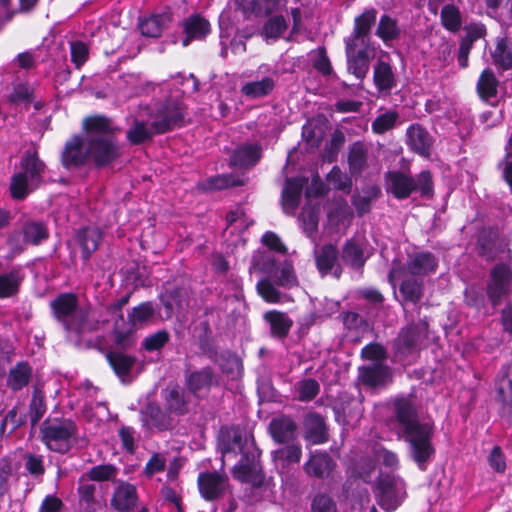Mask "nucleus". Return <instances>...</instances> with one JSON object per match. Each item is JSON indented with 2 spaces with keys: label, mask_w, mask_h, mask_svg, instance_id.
<instances>
[{
  "label": "nucleus",
  "mask_w": 512,
  "mask_h": 512,
  "mask_svg": "<svg viewBox=\"0 0 512 512\" xmlns=\"http://www.w3.org/2000/svg\"><path fill=\"white\" fill-rule=\"evenodd\" d=\"M374 493L377 504L385 512L397 510L402 503V499L398 495L396 481L390 475L377 478Z\"/></svg>",
  "instance_id": "f3484780"
},
{
  "label": "nucleus",
  "mask_w": 512,
  "mask_h": 512,
  "mask_svg": "<svg viewBox=\"0 0 512 512\" xmlns=\"http://www.w3.org/2000/svg\"><path fill=\"white\" fill-rule=\"evenodd\" d=\"M20 269H13L9 272L0 274V298L11 297L15 295L23 280Z\"/></svg>",
  "instance_id": "72a5a7b5"
},
{
  "label": "nucleus",
  "mask_w": 512,
  "mask_h": 512,
  "mask_svg": "<svg viewBox=\"0 0 512 512\" xmlns=\"http://www.w3.org/2000/svg\"><path fill=\"white\" fill-rule=\"evenodd\" d=\"M401 266L406 268L407 274L422 279L436 271L438 261L430 252H418L409 255L406 263H401Z\"/></svg>",
  "instance_id": "aec40b11"
},
{
  "label": "nucleus",
  "mask_w": 512,
  "mask_h": 512,
  "mask_svg": "<svg viewBox=\"0 0 512 512\" xmlns=\"http://www.w3.org/2000/svg\"><path fill=\"white\" fill-rule=\"evenodd\" d=\"M24 459L25 469L31 476L37 478L45 474V466L42 455L27 453L24 456Z\"/></svg>",
  "instance_id": "e2e57ef3"
},
{
  "label": "nucleus",
  "mask_w": 512,
  "mask_h": 512,
  "mask_svg": "<svg viewBox=\"0 0 512 512\" xmlns=\"http://www.w3.org/2000/svg\"><path fill=\"white\" fill-rule=\"evenodd\" d=\"M138 502V493L135 485L121 482L114 490L110 504L117 512H132Z\"/></svg>",
  "instance_id": "4be33fe9"
},
{
  "label": "nucleus",
  "mask_w": 512,
  "mask_h": 512,
  "mask_svg": "<svg viewBox=\"0 0 512 512\" xmlns=\"http://www.w3.org/2000/svg\"><path fill=\"white\" fill-rule=\"evenodd\" d=\"M261 157V147L256 143H246L235 149L231 165L239 168L255 165Z\"/></svg>",
  "instance_id": "393cba45"
},
{
  "label": "nucleus",
  "mask_w": 512,
  "mask_h": 512,
  "mask_svg": "<svg viewBox=\"0 0 512 512\" xmlns=\"http://www.w3.org/2000/svg\"><path fill=\"white\" fill-rule=\"evenodd\" d=\"M107 359L115 373L120 377L127 376L135 364L134 357L122 352H110L107 354Z\"/></svg>",
  "instance_id": "c9c22d12"
},
{
  "label": "nucleus",
  "mask_w": 512,
  "mask_h": 512,
  "mask_svg": "<svg viewBox=\"0 0 512 512\" xmlns=\"http://www.w3.org/2000/svg\"><path fill=\"white\" fill-rule=\"evenodd\" d=\"M387 190L398 199H404L415 191V180L402 172H390L387 175Z\"/></svg>",
  "instance_id": "5701e85b"
},
{
  "label": "nucleus",
  "mask_w": 512,
  "mask_h": 512,
  "mask_svg": "<svg viewBox=\"0 0 512 512\" xmlns=\"http://www.w3.org/2000/svg\"><path fill=\"white\" fill-rule=\"evenodd\" d=\"M135 434L136 431L131 426H122L118 430L121 446L129 454H134L137 449L135 444Z\"/></svg>",
  "instance_id": "0e129e2a"
},
{
  "label": "nucleus",
  "mask_w": 512,
  "mask_h": 512,
  "mask_svg": "<svg viewBox=\"0 0 512 512\" xmlns=\"http://www.w3.org/2000/svg\"><path fill=\"white\" fill-rule=\"evenodd\" d=\"M304 439L312 445L324 444L329 440L324 417L317 412H309L303 419Z\"/></svg>",
  "instance_id": "a211bd4d"
},
{
  "label": "nucleus",
  "mask_w": 512,
  "mask_h": 512,
  "mask_svg": "<svg viewBox=\"0 0 512 512\" xmlns=\"http://www.w3.org/2000/svg\"><path fill=\"white\" fill-rule=\"evenodd\" d=\"M232 475L240 483L251 484L253 488H261L265 484V473L254 452H242L241 459L232 468Z\"/></svg>",
  "instance_id": "6e6552de"
},
{
  "label": "nucleus",
  "mask_w": 512,
  "mask_h": 512,
  "mask_svg": "<svg viewBox=\"0 0 512 512\" xmlns=\"http://www.w3.org/2000/svg\"><path fill=\"white\" fill-rule=\"evenodd\" d=\"M352 212L345 201H339L335 207L328 212L329 224L334 226L337 231L346 230L350 225Z\"/></svg>",
  "instance_id": "c756f323"
},
{
  "label": "nucleus",
  "mask_w": 512,
  "mask_h": 512,
  "mask_svg": "<svg viewBox=\"0 0 512 512\" xmlns=\"http://www.w3.org/2000/svg\"><path fill=\"white\" fill-rule=\"evenodd\" d=\"M264 319L269 323L272 334L277 337L287 336L293 325L286 313L276 310L266 312Z\"/></svg>",
  "instance_id": "c85d7f7f"
},
{
  "label": "nucleus",
  "mask_w": 512,
  "mask_h": 512,
  "mask_svg": "<svg viewBox=\"0 0 512 512\" xmlns=\"http://www.w3.org/2000/svg\"><path fill=\"white\" fill-rule=\"evenodd\" d=\"M337 259V250L331 245L323 246L320 251L316 252V264L322 273L329 272Z\"/></svg>",
  "instance_id": "49530a36"
},
{
  "label": "nucleus",
  "mask_w": 512,
  "mask_h": 512,
  "mask_svg": "<svg viewBox=\"0 0 512 512\" xmlns=\"http://www.w3.org/2000/svg\"><path fill=\"white\" fill-rule=\"evenodd\" d=\"M257 291L266 302L278 303L281 301L282 294L268 279H262L257 283Z\"/></svg>",
  "instance_id": "680f3d73"
},
{
  "label": "nucleus",
  "mask_w": 512,
  "mask_h": 512,
  "mask_svg": "<svg viewBox=\"0 0 512 512\" xmlns=\"http://www.w3.org/2000/svg\"><path fill=\"white\" fill-rule=\"evenodd\" d=\"M31 380L32 370L30 366L25 362L18 363L10 371V381H12L14 384H28V382Z\"/></svg>",
  "instance_id": "338daca9"
},
{
  "label": "nucleus",
  "mask_w": 512,
  "mask_h": 512,
  "mask_svg": "<svg viewBox=\"0 0 512 512\" xmlns=\"http://www.w3.org/2000/svg\"><path fill=\"white\" fill-rule=\"evenodd\" d=\"M169 333L165 330H159L149 336H147L143 342L142 347L148 351H158L169 341Z\"/></svg>",
  "instance_id": "13d9d810"
},
{
  "label": "nucleus",
  "mask_w": 512,
  "mask_h": 512,
  "mask_svg": "<svg viewBox=\"0 0 512 512\" xmlns=\"http://www.w3.org/2000/svg\"><path fill=\"white\" fill-rule=\"evenodd\" d=\"M166 467V459L160 453H154L144 468V473L147 477H152L156 473L163 472Z\"/></svg>",
  "instance_id": "774afa93"
},
{
  "label": "nucleus",
  "mask_w": 512,
  "mask_h": 512,
  "mask_svg": "<svg viewBox=\"0 0 512 512\" xmlns=\"http://www.w3.org/2000/svg\"><path fill=\"white\" fill-rule=\"evenodd\" d=\"M185 38L182 42L184 47L194 39H202L210 32L209 22L199 15L190 16L184 22Z\"/></svg>",
  "instance_id": "bb28decb"
},
{
  "label": "nucleus",
  "mask_w": 512,
  "mask_h": 512,
  "mask_svg": "<svg viewBox=\"0 0 512 512\" xmlns=\"http://www.w3.org/2000/svg\"><path fill=\"white\" fill-rule=\"evenodd\" d=\"M304 180L301 178L287 179L282 191V206L286 214H294L298 208Z\"/></svg>",
  "instance_id": "b1692460"
},
{
  "label": "nucleus",
  "mask_w": 512,
  "mask_h": 512,
  "mask_svg": "<svg viewBox=\"0 0 512 512\" xmlns=\"http://www.w3.org/2000/svg\"><path fill=\"white\" fill-rule=\"evenodd\" d=\"M409 397L398 396L393 400V414L398 426L402 430V435L412 434V432L431 424V422H421L419 419L416 404Z\"/></svg>",
  "instance_id": "1a4fd4ad"
},
{
  "label": "nucleus",
  "mask_w": 512,
  "mask_h": 512,
  "mask_svg": "<svg viewBox=\"0 0 512 512\" xmlns=\"http://www.w3.org/2000/svg\"><path fill=\"white\" fill-rule=\"evenodd\" d=\"M27 422V414L19 412L18 407L9 410L0 424V438L5 432L6 426L10 425V432H14L17 428Z\"/></svg>",
  "instance_id": "3c124183"
},
{
  "label": "nucleus",
  "mask_w": 512,
  "mask_h": 512,
  "mask_svg": "<svg viewBox=\"0 0 512 512\" xmlns=\"http://www.w3.org/2000/svg\"><path fill=\"white\" fill-rule=\"evenodd\" d=\"M228 482V476L218 471L200 472L197 477L200 496L208 502L221 498L226 491Z\"/></svg>",
  "instance_id": "2eb2a0df"
},
{
  "label": "nucleus",
  "mask_w": 512,
  "mask_h": 512,
  "mask_svg": "<svg viewBox=\"0 0 512 512\" xmlns=\"http://www.w3.org/2000/svg\"><path fill=\"white\" fill-rule=\"evenodd\" d=\"M202 386H166L162 392L165 407L171 414L183 416Z\"/></svg>",
  "instance_id": "9d476101"
},
{
  "label": "nucleus",
  "mask_w": 512,
  "mask_h": 512,
  "mask_svg": "<svg viewBox=\"0 0 512 512\" xmlns=\"http://www.w3.org/2000/svg\"><path fill=\"white\" fill-rule=\"evenodd\" d=\"M54 318L62 324L67 333L80 334L89 329V309L78 303L73 293H62L49 304Z\"/></svg>",
  "instance_id": "7ed1b4c3"
},
{
  "label": "nucleus",
  "mask_w": 512,
  "mask_h": 512,
  "mask_svg": "<svg viewBox=\"0 0 512 512\" xmlns=\"http://www.w3.org/2000/svg\"><path fill=\"white\" fill-rule=\"evenodd\" d=\"M389 282L396 286L399 284V293L401 295V305L411 302L417 304L423 296V280L407 274L406 268L401 266L400 262H393L389 273Z\"/></svg>",
  "instance_id": "0eeeda50"
},
{
  "label": "nucleus",
  "mask_w": 512,
  "mask_h": 512,
  "mask_svg": "<svg viewBox=\"0 0 512 512\" xmlns=\"http://www.w3.org/2000/svg\"><path fill=\"white\" fill-rule=\"evenodd\" d=\"M117 475V468L112 464H101L93 466L88 472L87 477L91 481L104 482L113 480Z\"/></svg>",
  "instance_id": "5fc2aeb1"
},
{
  "label": "nucleus",
  "mask_w": 512,
  "mask_h": 512,
  "mask_svg": "<svg viewBox=\"0 0 512 512\" xmlns=\"http://www.w3.org/2000/svg\"><path fill=\"white\" fill-rule=\"evenodd\" d=\"M494 63L507 70L512 67V48L505 39H500L492 53Z\"/></svg>",
  "instance_id": "a18cd8bd"
},
{
  "label": "nucleus",
  "mask_w": 512,
  "mask_h": 512,
  "mask_svg": "<svg viewBox=\"0 0 512 512\" xmlns=\"http://www.w3.org/2000/svg\"><path fill=\"white\" fill-rule=\"evenodd\" d=\"M512 290V270L506 262L497 264L490 273L487 295L494 306L501 303Z\"/></svg>",
  "instance_id": "f8f14e48"
},
{
  "label": "nucleus",
  "mask_w": 512,
  "mask_h": 512,
  "mask_svg": "<svg viewBox=\"0 0 512 512\" xmlns=\"http://www.w3.org/2000/svg\"><path fill=\"white\" fill-rule=\"evenodd\" d=\"M282 448L272 452L275 461H282L283 465L289 466L298 464L302 458V446L299 442H289Z\"/></svg>",
  "instance_id": "7c9ffc66"
},
{
  "label": "nucleus",
  "mask_w": 512,
  "mask_h": 512,
  "mask_svg": "<svg viewBox=\"0 0 512 512\" xmlns=\"http://www.w3.org/2000/svg\"><path fill=\"white\" fill-rule=\"evenodd\" d=\"M400 28L397 21L389 15L381 16L377 29L376 35L381 38L385 43L395 40L400 35Z\"/></svg>",
  "instance_id": "ea45409f"
},
{
  "label": "nucleus",
  "mask_w": 512,
  "mask_h": 512,
  "mask_svg": "<svg viewBox=\"0 0 512 512\" xmlns=\"http://www.w3.org/2000/svg\"><path fill=\"white\" fill-rule=\"evenodd\" d=\"M427 324L419 322L402 329L395 341L398 353L406 355L412 352L417 345L426 337Z\"/></svg>",
  "instance_id": "412c9836"
},
{
  "label": "nucleus",
  "mask_w": 512,
  "mask_h": 512,
  "mask_svg": "<svg viewBox=\"0 0 512 512\" xmlns=\"http://www.w3.org/2000/svg\"><path fill=\"white\" fill-rule=\"evenodd\" d=\"M376 20V11L374 9L366 10L356 17L354 31L358 35H369L372 24Z\"/></svg>",
  "instance_id": "052dcab7"
},
{
  "label": "nucleus",
  "mask_w": 512,
  "mask_h": 512,
  "mask_svg": "<svg viewBox=\"0 0 512 512\" xmlns=\"http://www.w3.org/2000/svg\"><path fill=\"white\" fill-rule=\"evenodd\" d=\"M374 81L380 90H390L395 85L394 74L389 64L378 62L374 69Z\"/></svg>",
  "instance_id": "79ce46f5"
},
{
  "label": "nucleus",
  "mask_w": 512,
  "mask_h": 512,
  "mask_svg": "<svg viewBox=\"0 0 512 512\" xmlns=\"http://www.w3.org/2000/svg\"><path fill=\"white\" fill-rule=\"evenodd\" d=\"M169 22L167 15H154L140 23V30L144 36L158 37Z\"/></svg>",
  "instance_id": "a19ab883"
},
{
  "label": "nucleus",
  "mask_w": 512,
  "mask_h": 512,
  "mask_svg": "<svg viewBox=\"0 0 512 512\" xmlns=\"http://www.w3.org/2000/svg\"><path fill=\"white\" fill-rule=\"evenodd\" d=\"M154 309L151 303L144 302L134 307L128 314L129 327L120 330L115 327V342L119 347L126 348L133 344L132 334L134 331L152 318Z\"/></svg>",
  "instance_id": "9b49d317"
},
{
  "label": "nucleus",
  "mask_w": 512,
  "mask_h": 512,
  "mask_svg": "<svg viewBox=\"0 0 512 512\" xmlns=\"http://www.w3.org/2000/svg\"><path fill=\"white\" fill-rule=\"evenodd\" d=\"M142 427L151 432L170 431L174 427V420L168 410L162 409L156 403H147L140 411Z\"/></svg>",
  "instance_id": "4468645a"
},
{
  "label": "nucleus",
  "mask_w": 512,
  "mask_h": 512,
  "mask_svg": "<svg viewBox=\"0 0 512 512\" xmlns=\"http://www.w3.org/2000/svg\"><path fill=\"white\" fill-rule=\"evenodd\" d=\"M182 117V110L177 102H168L155 113L144 109L134 118L132 127L127 131V138L132 144H140L155 134L167 132Z\"/></svg>",
  "instance_id": "f03ea898"
},
{
  "label": "nucleus",
  "mask_w": 512,
  "mask_h": 512,
  "mask_svg": "<svg viewBox=\"0 0 512 512\" xmlns=\"http://www.w3.org/2000/svg\"><path fill=\"white\" fill-rule=\"evenodd\" d=\"M86 138L72 137L67 141L62 154L66 167L79 166L92 158L97 165H105L117 156L113 129L108 119L100 116L84 120Z\"/></svg>",
  "instance_id": "f257e3e1"
},
{
  "label": "nucleus",
  "mask_w": 512,
  "mask_h": 512,
  "mask_svg": "<svg viewBox=\"0 0 512 512\" xmlns=\"http://www.w3.org/2000/svg\"><path fill=\"white\" fill-rule=\"evenodd\" d=\"M342 258L351 266L359 268L364 265L368 256L364 253L362 243L351 239L346 242L343 248Z\"/></svg>",
  "instance_id": "f704fd0d"
},
{
  "label": "nucleus",
  "mask_w": 512,
  "mask_h": 512,
  "mask_svg": "<svg viewBox=\"0 0 512 512\" xmlns=\"http://www.w3.org/2000/svg\"><path fill=\"white\" fill-rule=\"evenodd\" d=\"M77 240L82 249V257L86 261L98 248L101 240V233L96 228H86L79 232Z\"/></svg>",
  "instance_id": "2f4dec72"
},
{
  "label": "nucleus",
  "mask_w": 512,
  "mask_h": 512,
  "mask_svg": "<svg viewBox=\"0 0 512 512\" xmlns=\"http://www.w3.org/2000/svg\"><path fill=\"white\" fill-rule=\"evenodd\" d=\"M327 180L329 184H331L335 189L350 192L352 187V181L350 177L343 173L340 168L333 167L330 173L327 176Z\"/></svg>",
  "instance_id": "4d7b16f0"
},
{
  "label": "nucleus",
  "mask_w": 512,
  "mask_h": 512,
  "mask_svg": "<svg viewBox=\"0 0 512 512\" xmlns=\"http://www.w3.org/2000/svg\"><path fill=\"white\" fill-rule=\"evenodd\" d=\"M345 42L346 54L373 53V50L368 45L367 35H358L357 33L353 32Z\"/></svg>",
  "instance_id": "864d4df0"
},
{
  "label": "nucleus",
  "mask_w": 512,
  "mask_h": 512,
  "mask_svg": "<svg viewBox=\"0 0 512 512\" xmlns=\"http://www.w3.org/2000/svg\"><path fill=\"white\" fill-rule=\"evenodd\" d=\"M337 463L325 450L311 451L303 464V471L307 476L316 479H330L336 470Z\"/></svg>",
  "instance_id": "dca6fc26"
},
{
  "label": "nucleus",
  "mask_w": 512,
  "mask_h": 512,
  "mask_svg": "<svg viewBox=\"0 0 512 512\" xmlns=\"http://www.w3.org/2000/svg\"><path fill=\"white\" fill-rule=\"evenodd\" d=\"M361 354L365 359L374 361L371 366L363 367L360 370L361 375L367 377L363 384H377L378 382L387 381L389 370L380 364V361L385 358L384 348L379 344H369L362 349Z\"/></svg>",
  "instance_id": "ddd939ff"
},
{
  "label": "nucleus",
  "mask_w": 512,
  "mask_h": 512,
  "mask_svg": "<svg viewBox=\"0 0 512 512\" xmlns=\"http://www.w3.org/2000/svg\"><path fill=\"white\" fill-rule=\"evenodd\" d=\"M348 70L358 79H363L369 71V61L373 53L346 54Z\"/></svg>",
  "instance_id": "e433bc0d"
},
{
  "label": "nucleus",
  "mask_w": 512,
  "mask_h": 512,
  "mask_svg": "<svg viewBox=\"0 0 512 512\" xmlns=\"http://www.w3.org/2000/svg\"><path fill=\"white\" fill-rule=\"evenodd\" d=\"M311 512H337V504L328 493L317 492L311 500Z\"/></svg>",
  "instance_id": "603ef678"
},
{
  "label": "nucleus",
  "mask_w": 512,
  "mask_h": 512,
  "mask_svg": "<svg viewBox=\"0 0 512 512\" xmlns=\"http://www.w3.org/2000/svg\"><path fill=\"white\" fill-rule=\"evenodd\" d=\"M496 402L500 405L499 415L512 424V386H498Z\"/></svg>",
  "instance_id": "4c0bfd02"
},
{
  "label": "nucleus",
  "mask_w": 512,
  "mask_h": 512,
  "mask_svg": "<svg viewBox=\"0 0 512 512\" xmlns=\"http://www.w3.org/2000/svg\"><path fill=\"white\" fill-rule=\"evenodd\" d=\"M45 399L46 397L44 392L38 386H35L29 404V411L27 413V418L29 417L32 428L36 427V425L39 423V421L46 413L47 406Z\"/></svg>",
  "instance_id": "473e14b6"
},
{
  "label": "nucleus",
  "mask_w": 512,
  "mask_h": 512,
  "mask_svg": "<svg viewBox=\"0 0 512 512\" xmlns=\"http://www.w3.org/2000/svg\"><path fill=\"white\" fill-rule=\"evenodd\" d=\"M274 266V259L271 254L266 251H258L253 255L252 263L249 268L252 272H271Z\"/></svg>",
  "instance_id": "6e6d98bb"
},
{
  "label": "nucleus",
  "mask_w": 512,
  "mask_h": 512,
  "mask_svg": "<svg viewBox=\"0 0 512 512\" xmlns=\"http://www.w3.org/2000/svg\"><path fill=\"white\" fill-rule=\"evenodd\" d=\"M275 87V79L271 76L260 80L246 82L241 87V93L247 98L257 99L269 95Z\"/></svg>",
  "instance_id": "cd10ccee"
},
{
  "label": "nucleus",
  "mask_w": 512,
  "mask_h": 512,
  "mask_svg": "<svg viewBox=\"0 0 512 512\" xmlns=\"http://www.w3.org/2000/svg\"><path fill=\"white\" fill-rule=\"evenodd\" d=\"M398 118L399 115L396 111H385L384 113L379 114L375 118V120L372 123V130L376 134H383L395 126Z\"/></svg>",
  "instance_id": "8fccbe9b"
},
{
  "label": "nucleus",
  "mask_w": 512,
  "mask_h": 512,
  "mask_svg": "<svg viewBox=\"0 0 512 512\" xmlns=\"http://www.w3.org/2000/svg\"><path fill=\"white\" fill-rule=\"evenodd\" d=\"M287 29V24L283 16H274L268 19L263 28V33L267 38H279Z\"/></svg>",
  "instance_id": "bf43d9fd"
},
{
  "label": "nucleus",
  "mask_w": 512,
  "mask_h": 512,
  "mask_svg": "<svg viewBox=\"0 0 512 512\" xmlns=\"http://www.w3.org/2000/svg\"><path fill=\"white\" fill-rule=\"evenodd\" d=\"M441 23L447 30L457 32L462 25L460 10L455 5H445L441 10Z\"/></svg>",
  "instance_id": "c03bdc74"
},
{
  "label": "nucleus",
  "mask_w": 512,
  "mask_h": 512,
  "mask_svg": "<svg viewBox=\"0 0 512 512\" xmlns=\"http://www.w3.org/2000/svg\"><path fill=\"white\" fill-rule=\"evenodd\" d=\"M409 146L418 154L428 156L432 139L429 133L418 124L410 126L407 130Z\"/></svg>",
  "instance_id": "a878e982"
},
{
  "label": "nucleus",
  "mask_w": 512,
  "mask_h": 512,
  "mask_svg": "<svg viewBox=\"0 0 512 512\" xmlns=\"http://www.w3.org/2000/svg\"><path fill=\"white\" fill-rule=\"evenodd\" d=\"M20 171L15 173L11 181V194L15 199L25 198L42 180L45 171L44 163L36 152H27L20 161Z\"/></svg>",
  "instance_id": "39448f33"
},
{
  "label": "nucleus",
  "mask_w": 512,
  "mask_h": 512,
  "mask_svg": "<svg viewBox=\"0 0 512 512\" xmlns=\"http://www.w3.org/2000/svg\"><path fill=\"white\" fill-rule=\"evenodd\" d=\"M297 424L287 415L274 417L269 422L268 432L277 444L295 441L297 438Z\"/></svg>",
  "instance_id": "6ab92c4d"
},
{
  "label": "nucleus",
  "mask_w": 512,
  "mask_h": 512,
  "mask_svg": "<svg viewBox=\"0 0 512 512\" xmlns=\"http://www.w3.org/2000/svg\"><path fill=\"white\" fill-rule=\"evenodd\" d=\"M24 241L37 245L48 237L46 227L39 222H28L23 227Z\"/></svg>",
  "instance_id": "09e8293b"
},
{
  "label": "nucleus",
  "mask_w": 512,
  "mask_h": 512,
  "mask_svg": "<svg viewBox=\"0 0 512 512\" xmlns=\"http://www.w3.org/2000/svg\"><path fill=\"white\" fill-rule=\"evenodd\" d=\"M39 434L48 450L66 454L72 448V439L78 436V426L70 418L48 417L42 422Z\"/></svg>",
  "instance_id": "20e7f679"
},
{
  "label": "nucleus",
  "mask_w": 512,
  "mask_h": 512,
  "mask_svg": "<svg viewBox=\"0 0 512 512\" xmlns=\"http://www.w3.org/2000/svg\"><path fill=\"white\" fill-rule=\"evenodd\" d=\"M489 466L496 473H504L506 471V456L502 450V448L498 445H495L487 458Z\"/></svg>",
  "instance_id": "69168bd1"
},
{
  "label": "nucleus",
  "mask_w": 512,
  "mask_h": 512,
  "mask_svg": "<svg viewBox=\"0 0 512 512\" xmlns=\"http://www.w3.org/2000/svg\"><path fill=\"white\" fill-rule=\"evenodd\" d=\"M498 80L494 73L487 69L484 70L479 78L477 89L481 98L489 99L497 93Z\"/></svg>",
  "instance_id": "37998d69"
},
{
  "label": "nucleus",
  "mask_w": 512,
  "mask_h": 512,
  "mask_svg": "<svg viewBox=\"0 0 512 512\" xmlns=\"http://www.w3.org/2000/svg\"><path fill=\"white\" fill-rule=\"evenodd\" d=\"M433 435V423L412 432L410 435H403L405 442L410 446L411 457L421 471L426 470L427 463L435 454V448L432 443Z\"/></svg>",
  "instance_id": "423d86ee"
},
{
  "label": "nucleus",
  "mask_w": 512,
  "mask_h": 512,
  "mask_svg": "<svg viewBox=\"0 0 512 512\" xmlns=\"http://www.w3.org/2000/svg\"><path fill=\"white\" fill-rule=\"evenodd\" d=\"M349 167L352 173H359L367 163V147L362 142H355L349 148Z\"/></svg>",
  "instance_id": "58836bf2"
},
{
  "label": "nucleus",
  "mask_w": 512,
  "mask_h": 512,
  "mask_svg": "<svg viewBox=\"0 0 512 512\" xmlns=\"http://www.w3.org/2000/svg\"><path fill=\"white\" fill-rule=\"evenodd\" d=\"M275 282L284 288H292L298 285L297 277L294 273L293 265L285 261L273 275Z\"/></svg>",
  "instance_id": "de8ad7c7"
}]
</instances>
